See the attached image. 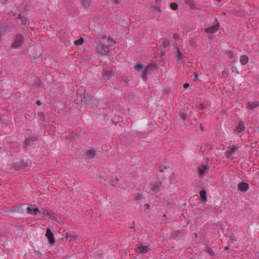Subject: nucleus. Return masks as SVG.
I'll list each match as a JSON object with an SVG mask.
<instances>
[{
  "instance_id": "25",
  "label": "nucleus",
  "mask_w": 259,
  "mask_h": 259,
  "mask_svg": "<svg viewBox=\"0 0 259 259\" xmlns=\"http://www.w3.org/2000/svg\"><path fill=\"white\" fill-rule=\"evenodd\" d=\"M65 238L68 239L75 240L76 237L70 233H67Z\"/></svg>"
},
{
  "instance_id": "19",
  "label": "nucleus",
  "mask_w": 259,
  "mask_h": 259,
  "mask_svg": "<svg viewBox=\"0 0 259 259\" xmlns=\"http://www.w3.org/2000/svg\"><path fill=\"white\" fill-rule=\"evenodd\" d=\"M80 1L81 2V4L84 9L88 8L92 2V0H80Z\"/></svg>"
},
{
  "instance_id": "38",
  "label": "nucleus",
  "mask_w": 259,
  "mask_h": 259,
  "mask_svg": "<svg viewBox=\"0 0 259 259\" xmlns=\"http://www.w3.org/2000/svg\"><path fill=\"white\" fill-rule=\"evenodd\" d=\"M174 38L175 39H178L179 38V36L177 33H174Z\"/></svg>"
},
{
  "instance_id": "17",
  "label": "nucleus",
  "mask_w": 259,
  "mask_h": 259,
  "mask_svg": "<svg viewBox=\"0 0 259 259\" xmlns=\"http://www.w3.org/2000/svg\"><path fill=\"white\" fill-rule=\"evenodd\" d=\"M209 169V167L207 165H201V167H198L199 174L203 176V174Z\"/></svg>"
},
{
  "instance_id": "14",
  "label": "nucleus",
  "mask_w": 259,
  "mask_h": 259,
  "mask_svg": "<svg viewBox=\"0 0 259 259\" xmlns=\"http://www.w3.org/2000/svg\"><path fill=\"white\" fill-rule=\"evenodd\" d=\"M38 212L41 213V211H39L37 207L30 206L27 208V212L28 213L33 214L35 215Z\"/></svg>"
},
{
  "instance_id": "22",
  "label": "nucleus",
  "mask_w": 259,
  "mask_h": 259,
  "mask_svg": "<svg viewBox=\"0 0 259 259\" xmlns=\"http://www.w3.org/2000/svg\"><path fill=\"white\" fill-rule=\"evenodd\" d=\"M238 150V148L236 146H233L230 150L227 151V157L228 158L230 157L231 155H232L234 152H235Z\"/></svg>"
},
{
  "instance_id": "23",
  "label": "nucleus",
  "mask_w": 259,
  "mask_h": 259,
  "mask_svg": "<svg viewBox=\"0 0 259 259\" xmlns=\"http://www.w3.org/2000/svg\"><path fill=\"white\" fill-rule=\"evenodd\" d=\"M185 3L191 8H194L195 3L193 0H185Z\"/></svg>"
},
{
  "instance_id": "20",
  "label": "nucleus",
  "mask_w": 259,
  "mask_h": 259,
  "mask_svg": "<svg viewBox=\"0 0 259 259\" xmlns=\"http://www.w3.org/2000/svg\"><path fill=\"white\" fill-rule=\"evenodd\" d=\"M160 43L164 48L168 47L170 45L169 40L167 38H162L160 40Z\"/></svg>"
},
{
  "instance_id": "48",
  "label": "nucleus",
  "mask_w": 259,
  "mask_h": 259,
  "mask_svg": "<svg viewBox=\"0 0 259 259\" xmlns=\"http://www.w3.org/2000/svg\"><path fill=\"white\" fill-rule=\"evenodd\" d=\"M22 18H23V17H22V16H21V15L20 14H19V15H18V16L17 19H22Z\"/></svg>"
},
{
  "instance_id": "2",
  "label": "nucleus",
  "mask_w": 259,
  "mask_h": 259,
  "mask_svg": "<svg viewBox=\"0 0 259 259\" xmlns=\"http://www.w3.org/2000/svg\"><path fill=\"white\" fill-rule=\"evenodd\" d=\"M24 41V36L20 34L16 35L15 40L12 44V48L14 49L20 47Z\"/></svg>"
},
{
  "instance_id": "28",
  "label": "nucleus",
  "mask_w": 259,
  "mask_h": 259,
  "mask_svg": "<svg viewBox=\"0 0 259 259\" xmlns=\"http://www.w3.org/2000/svg\"><path fill=\"white\" fill-rule=\"evenodd\" d=\"M205 251L208 253H209V254H210L212 256H213L214 255V253H213V251L212 250V248H210V247H208V246L206 247Z\"/></svg>"
},
{
  "instance_id": "16",
  "label": "nucleus",
  "mask_w": 259,
  "mask_h": 259,
  "mask_svg": "<svg viewBox=\"0 0 259 259\" xmlns=\"http://www.w3.org/2000/svg\"><path fill=\"white\" fill-rule=\"evenodd\" d=\"M176 52L175 53V55L176 57L177 58L178 61H180V60L182 59L184 57L180 49L176 47Z\"/></svg>"
},
{
  "instance_id": "29",
  "label": "nucleus",
  "mask_w": 259,
  "mask_h": 259,
  "mask_svg": "<svg viewBox=\"0 0 259 259\" xmlns=\"http://www.w3.org/2000/svg\"><path fill=\"white\" fill-rule=\"evenodd\" d=\"M170 7L174 10H177L178 9V5L176 3H172L170 5Z\"/></svg>"
},
{
  "instance_id": "59",
  "label": "nucleus",
  "mask_w": 259,
  "mask_h": 259,
  "mask_svg": "<svg viewBox=\"0 0 259 259\" xmlns=\"http://www.w3.org/2000/svg\"><path fill=\"white\" fill-rule=\"evenodd\" d=\"M216 1H218V2H221L222 0H216Z\"/></svg>"
},
{
  "instance_id": "49",
  "label": "nucleus",
  "mask_w": 259,
  "mask_h": 259,
  "mask_svg": "<svg viewBox=\"0 0 259 259\" xmlns=\"http://www.w3.org/2000/svg\"><path fill=\"white\" fill-rule=\"evenodd\" d=\"M110 183L112 186H114V185H115V184H114V183L113 181L111 180V181H110Z\"/></svg>"
},
{
  "instance_id": "43",
  "label": "nucleus",
  "mask_w": 259,
  "mask_h": 259,
  "mask_svg": "<svg viewBox=\"0 0 259 259\" xmlns=\"http://www.w3.org/2000/svg\"><path fill=\"white\" fill-rule=\"evenodd\" d=\"M189 87V84L188 83H185L184 84V88L185 89L188 88Z\"/></svg>"
},
{
  "instance_id": "11",
  "label": "nucleus",
  "mask_w": 259,
  "mask_h": 259,
  "mask_svg": "<svg viewBox=\"0 0 259 259\" xmlns=\"http://www.w3.org/2000/svg\"><path fill=\"white\" fill-rule=\"evenodd\" d=\"M200 202L205 203L207 201L206 191L204 188H203L200 192Z\"/></svg>"
},
{
  "instance_id": "15",
  "label": "nucleus",
  "mask_w": 259,
  "mask_h": 259,
  "mask_svg": "<svg viewBox=\"0 0 259 259\" xmlns=\"http://www.w3.org/2000/svg\"><path fill=\"white\" fill-rule=\"evenodd\" d=\"M259 105V103L258 101H251L248 102L247 103V107L251 110H252L256 107H257Z\"/></svg>"
},
{
  "instance_id": "32",
  "label": "nucleus",
  "mask_w": 259,
  "mask_h": 259,
  "mask_svg": "<svg viewBox=\"0 0 259 259\" xmlns=\"http://www.w3.org/2000/svg\"><path fill=\"white\" fill-rule=\"evenodd\" d=\"M135 200H137V201L140 200L143 198L142 195L140 193H137L136 194H135Z\"/></svg>"
},
{
  "instance_id": "44",
  "label": "nucleus",
  "mask_w": 259,
  "mask_h": 259,
  "mask_svg": "<svg viewBox=\"0 0 259 259\" xmlns=\"http://www.w3.org/2000/svg\"><path fill=\"white\" fill-rule=\"evenodd\" d=\"M230 239L232 241H236V239H235V237L233 236H230Z\"/></svg>"
},
{
  "instance_id": "3",
  "label": "nucleus",
  "mask_w": 259,
  "mask_h": 259,
  "mask_svg": "<svg viewBox=\"0 0 259 259\" xmlns=\"http://www.w3.org/2000/svg\"><path fill=\"white\" fill-rule=\"evenodd\" d=\"M220 23L217 19H215L213 22V26L208 27L205 29V31L207 33H213L217 32L219 28Z\"/></svg>"
},
{
  "instance_id": "39",
  "label": "nucleus",
  "mask_w": 259,
  "mask_h": 259,
  "mask_svg": "<svg viewBox=\"0 0 259 259\" xmlns=\"http://www.w3.org/2000/svg\"><path fill=\"white\" fill-rule=\"evenodd\" d=\"M168 168L167 166H164L163 168H162V167H160L159 168V170L161 172H163L164 171V170L165 169H167Z\"/></svg>"
},
{
  "instance_id": "5",
  "label": "nucleus",
  "mask_w": 259,
  "mask_h": 259,
  "mask_svg": "<svg viewBox=\"0 0 259 259\" xmlns=\"http://www.w3.org/2000/svg\"><path fill=\"white\" fill-rule=\"evenodd\" d=\"M155 67L156 65L155 64H150L147 65L143 72L142 78L146 80L147 78V75L148 72L153 70Z\"/></svg>"
},
{
  "instance_id": "26",
  "label": "nucleus",
  "mask_w": 259,
  "mask_h": 259,
  "mask_svg": "<svg viewBox=\"0 0 259 259\" xmlns=\"http://www.w3.org/2000/svg\"><path fill=\"white\" fill-rule=\"evenodd\" d=\"M84 42V39L82 37H80L77 40H75L74 44L76 46H79L82 45Z\"/></svg>"
},
{
  "instance_id": "10",
  "label": "nucleus",
  "mask_w": 259,
  "mask_h": 259,
  "mask_svg": "<svg viewBox=\"0 0 259 259\" xmlns=\"http://www.w3.org/2000/svg\"><path fill=\"white\" fill-rule=\"evenodd\" d=\"M28 166V163L24 161H21L20 163L14 164V167L16 170H20V169L26 167Z\"/></svg>"
},
{
  "instance_id": "4",
  "label": "nucleus",
  "mask_w": 259,
  "mask_h": 259,
  "mask_svg": "<svg viewBox=\"0 0 259 259\" xmlns=\"http://www.w3.org/2000/svg\"><path fill=\"white\" fill-rule=\"evenodd\" d=\"M137 253L144 254L150 250V247L148 245H144L143 244H138L135 249Z\"/></svg>"
},
{
  "instance_id": "9",
  "label": "nucleus",
  "mask_w": 259,
  "mask_h": 259,
  "mask_svg": "<svg viewBox=\"0 0 259 259\" xmlns=\"http://www.w3.org/2000/svg\"><path fill=\"white\" fill-rule=\"evenodd\" d=\"M37 139L35 137H31L26 138L25 140V148L31 146L34 144V142L37 141Z\"/></svg>"
},
{
  "instance_id": "54",
  "label": "nucleus",
  "mask_w": 259,
  "mask_h": 259,
  "mask_svg": "<svg viewBox=\"0 0 259 259\" xmlns=\"http://www.w3.org/2000/svg\"><path fill=\"white\" fill-rule=\"evenodd\" d=\"M161 55L162 56L165 55V53L164 52H161Z\"/></svg>"
},
{
  "instance_id": "33",
  "label": "nucleus",
  "mask_w": 259,
  "mask_h": 259,
  "mask_svg": "<svg viewBox=\"0 0 259 259\" xmlns=\"http://www.w3.org/2000/svg\"><path fill=\"white\" fill-rule=\"evenodd\" d=\"M120 80L121 82L127 84L128 80H127V78L124 76H121L120 77Z\"/></svg>"
},
{
  "instance_id": "60",
  "label": "nucleus",
  "mask_w": 259,
  "mask_h": 259,
  "mask_svg": "<svg viewBox=\"0 0 259 259\" xmlns=\"http://www.w3.org/2000/svg\"><path fill=\"white\" fill-rule=\"evenodd\" d=\"M258 176H259V171H258Z\"/></svg>"
},
{
  "instance_id": "45",
  "label": "nucleus",
  "mask_w": 259,
  "mask_h": 259,
  "mask_svg": "<svg viewBox=\"0 0 259 259\" xmlns=\"http://www.w3.org/2000/svg\"><path fill=\"white\" fill-rule=\"evenodd\" d=\"M154 8L156 10H157L158 12H161V10L159 9L158 7H154Z\"/></svg>"
},
{
  "instance_id": "51",
  "label": "nucleus",
  "mask_w": 259,
  "mask_h": 259,
  "mask_svg": "<svg viewBox=\"0 0 259 259\" xmlns=\"http://www.w3.org/2000/svg\"><path fill=\"white\" fill-rule=\"evenodd\" d=\"M229 249V245H228L227 246H226V247H225V250H228Z\"/></svg>"
},
{
  "instance_id": "18",
  "label": "nucleus",
  "mask_w": 259,
  "mask_h": 259,
  "mask_svg": "<svg viewBox=\"0 0 259 259\" xmlns=\"http://www.w3.org/2000/svg\"><path fill=\"white\" fill-rule=\"evenodd\" d=\"M248 61V57L246 55H242L240 56V63L244 65L247 63Z\"/></svg>"
},
{
  "instance_id": "21",
  "label": "nucleus",
  "mask_w": 259,
  "mask_h": 259,
  "mask_svg": "<svg viewBox=\"0 0 259 259\" xmlns=\"http://www.w3.org/2000/svg\"><path fill=\"white\" fill-rule=\"evenodd\" d=\"M96 155V151L94 149L90 150L87 152V156L90 158L92 159L95 157Z\"/></svg>"
},
{
  "instance_id": "42",
  "label": "nucleus",
  "mask_w": 259,
  "mask_h": 259,
  "mask_svg": "<svg viewBox=\"0 0 259 259\" xmlns=\"http://www.w3.org/2000/svg\"><path fill=\"white\" fill-rule=\"evenodd\" d=\"M15 209V211H19V208L20 207L19 206H15L13 207Z\"/></svg>"
},
{
  "instance_id": "57",
  "label": "nucleus",
  "mask_w": 259,
  "mask_h": 259,
  "mask_svg": "<svg viewBox=\"0 0 259 259\" xmlns=\"http://www.w3.org/2000/svg\"><path fill=\"white\" fill-rule=\"evenodd\" d=\"M222 14H223V15H226V13L225 12H223V13H222Z\"/></svg>"
},
{
  "instance_id": "37",
  "label": "nucleus",
  "mask_w": 259,
  "mask_h": 259,
  "mask_svg": "<svg viewBox=\"0 0 259 259\" xmlns=\"http://www.w3.org/2000/svg\"><path fill=\"white\" fill-rule=\"evenodd\" d=\"M50 212V211L47 210V209H42V212L41 211V213H42L44 214H46L47 215Z\"/></svg>"
},
{
  "instance_id": "12",
  "label": "nucleus",
  "mask_w": 259,
  "mask_h": 259,
  "mask_svg": "<svg viewBox=\"0 0 259 259\" xmlns=\"http://www.w3.org/2000/svg\"><path fill=\"white\" fill-rule=\"evenodd\" d=\"M245 129V126L244 125V122L243 121H240L238 123V125L235 129V131L238 133H241L243 132Z\"/></svg>"
},
{
  "instance_id": "50",
  "label": "nucleus",
  "mask_w": 259,
  "mask_h": 259,
  "mask_svg": "<svg viewBox=\"0 0 259 259\" xmlns=\"http://www.w3.org/2000/svg\"><path fill=\"white\" fill-rule=\"evenodd\" d=\"M198 76V74L197 73H195V78L194 79V80H196Z\"/></svg>"
},
{
  "instance_id": "40",
  "label": "nucleus",
  "mask_w": 259,
  "mask_h": 259,
  "mask_svg": "<svg viewBox=\"0 0 259 259\" xmlns=\"http://www.w3.org/2000/svg\"><path fill=\"white\" fill-rule=\"evenodd\" d=\"M12 0H4V1L3 2V5H5L9 2H10Z\"/></svg>"
},
{
  "instance_id": "52",
  "label": "nucleus",
  "mask_w": 259,
  "mask_h": 259,
  "mask_svg": "<svg viewBox=\"0 0 259 259\" xmlns=\"http://www.w3.org/2000/svg\"><path fill=\"white\" fill-rule=\"evenodd\" d=\"M39 114L41 115V117H44L45 116L44 114L42 113H40Z\"/></svg>"
},
{
  "instance_id": "30",
  "label": "nucleus",
  "mask_w": 259,
  "mask_h": 259,
  "mask_svg": "<svg viewBox=\"0 0 259 259\" xmlns=\"http://www.w3.org/2000/svg\"><path fill=\"white\" fill-rule=\"evenodd\" d=\"M91 100V99L90 97H86L84 95H83V97L82 99V101L86 103H90Z\"/></svg>"
},
{
  "instance_id": "31",
  "label": "nucleus",
  "mask_w": 259,
  "mask_h": 259,
  "mask_svg": "<svg viewBox=\"0 0 259 259\" xmlns=\"http://www.w3.org/2000/svg\"><path fill=\"white\" fill-rule=\"evenodd\" d=\"M180 115L182 119L183 120H185L187 118V114L182 110L181 111Z\"/></svg>"
},
{
  "instance_id": "56",
  "label": "nucleus",
  "mask_w": 259,
  "mask_h": 259,
  "mask_svg": "<svg viewBox=\"0 0 259 259\" xmlns=\"http://www.w3.org/2000/svg\"><path fill=\"white\" fill-rule=\"evenodd\" d=\"M195 237H197V234L196 233H195Z\"/></svg>"
},
{
  "instance_id": "36",
  "label": "nucleus",
  "mask_w": 259,
  "mask_h": 259,
  "mask_svg": "<svg viewBox=\"0 0 259 259\" xmlns=\"http://www.w3.org/2000/svg\"><path fill=\"white\" fill-rule=\"evenodd\" d=\"M189 43H190V44L191 46H193V47H195V46H196V42H195L194 40H193V39L190 40L189 41Z\"/></svg>"
},
{
  "instance_id": "47",
  "label": "nucleus",
  "mask_w": 259,
  "mask_h": 259,
  "mask_svg": "<svg viewBox=\"0 0 259 259\" xmlns=\"http://www.w3.org/2000/svg\"><path fill=\"white\" fill-rule=\"evenodd\" d=\"M144 206H145L147 209L149 208V207H150V205H149V204H148V203L145 204L144 205Z\"/></svg>"
},
{
  "instance_id": "58",
  "label": "nucleus",
  "mask_w": 259,
  "mask_h": 259,
  "mask_svg": "<svg viewBox=\"0 0 259 259\" xmlns=\"http://www.w3.org/2000/svg\"><path fill=\"white\" fill-rule=\"evenodd\" d=\"M116 180L117 181H118V178H116Z\"/></svg>"
},
{
  "instance_id": "34",
  "label": "nucleus",
  "mask_w": 259,
  "mask_h": 259,
  "mask_svg": "<svg viewBox=\"0 0 259 259\" xmlns=\"http://www.w3.org/2000/svg\"><path fill=\"white\" fill-rule=\"evenodd\" d=\"M21 24L23 25H25L27 24V19L25 17L22 18Z\"/></svg>"
},
{
  "instance_id": "13",
  "label": "nucleus",
  "mask_w": 259,
  "mask_h": 259,
  "mask_svg": "<svg viewBox=\"0 0 259 259\" xmlns=\"http://www.w3.org/2000/svg\"><path fill=\"white\" fill-rule=\"evenodd\" d=\"M249 188V185L245 182H241L238 184V189L242 192H246Z\"/></svg>"
},
{
  "instance_id": "55",
  "label": "nucleus",
  "mask_w": 259,
  "mask_h": 259,
  "mask_svg": "<svg viewBox=\"0 0 259 259\" xmlns=\"http://www.w3.org/2000/svg\"><path fill=\"white\" fill-rule=\"evenodd\" d=\"M161 0H156V2L157 3H159V2H160Z\"/></svg>"
},
{
  "instance_id": "6",
  "label": "nucleus",
  "mask_w": 259,
  "mask_h": 259,
  "mask_svg": "<svg viewBox=\"0 0 259 259\" xmlns=\"http://www.w3.org/2000/svg\"><path fill=\"white\" fill-rule=\"evenodd\" d=\"M114 75V72L111 68L104 69L103 76L104 79L109 80Z\"/></svg>"
},
{
  "instance_id": "46",
  "label": "nucleus",
  "mask_w": 259,
  "mask_h": 259,
  "mask_svg": "<svg viewBox=\"0 0 259 259\" xmlns=\"http://www.w3.org/2000/svg\"><path fill=\"white\" fill-rule=\"evenodd\" d=\"M36 103L38 106H40L41 105V102L39 100H37Z\"/></svg>"
},
{
  "instance_id": "24",
  "label": "nucleus",
  "mask_w": 259,
  "mask_h": 259,
  "mask_svg": "<svg viewBox=\"0 0 259 259\" xmlns=\"http://www.w3.org/2000/svg\"><path fill=\"white\" fill-rule=\"evenodd\" d=\"M48 215L52 220H54V221L57 220L58 215L52 211H50L49 212V213L48 214Z\"/></svg>"
},
{
  "instance_id": "41",
  "label": "nucleus",
  "mask_w": 259,
  "mask_h": 259,
  "mask_svg": "<svg viewBox=\"0 0 259 259\" xmlns=\"http://www.w3.org/2000/svg\"><path fill=\"white\" fill-rule=\"evenodd\" d=\"M114 3L116 4H119L121 0H113Z\"/></svg>"
},
{
  "instance_id": "1",
  "label": "nucleus",
  "mask_w": 259,
  "mask_h": 259,
  "mask_svg": "<svg viewBox=\"0 0 259 259\" xmlns=\"http://www.w3.org/2000/svg\"><path fill=\"white\" fill-rule=\"evenodd\" d=\"M115 42L110 36L107 38L106 36L104 35L97 46V50L99 53L102 55H106L109 52L110 47L113 46Z\"/></svg>"
},
{
  "instance_id": "53",
  "label": "nucleus",
  "mask_w": 259,
  "mask_h": 259,
  "mask_svg": "<svg viewBox=\"0 0 259 259\" xmlns=\"http://www.w3.org/2000/svg\"><path fill=\"white\" fill-rule=\"evenodd\" d=\"M200 129H201V130L202 131H203V130H204L203 127L202 126V125H200Z\"/></svg>"
},
{
  "instance_id": "7",
  "label": "nucleus",
  "mask_w": 259,
  "mask_h": 259,
  "mask_svg": "<svg viewBox=\"0 0 259 259\" xmlns=\"http://www.w3.org/2000/svg\"><path fill=\"white\" fill-rule=\"evenodd\" d=\"M161 186L160 183L154 182L150 184V190L152 194H155L159 192L160 187Z\"/></svg>"
},
{
  "instance_id": "35",
  "label": "nucleus",
  "mask_w": 259,
  "mask_h": 259,
  "mask_svg": "<svg viewBox=\"0 0 259 259\" xmlns=\"http://www.w3.org/2000/svg\"><path fill=\"white\" fill-rule=\"evenodd\" d=\"M227 54L230 58H233V54L231 51H228L227 52Z\"/></svg>"
},
{
  "instance_id": "8",
  "label": "nucleus",
  "mask_w": 259,
  "mask_h": 259,
  "mask_svg": "<svg viewBox=\"0 0 259 259\" xmlns=\"http://www.w3.org/2000/svg\"><path fill=\"white\" fill-rule=\"evenodd\" d=\"M46 236L48 238L49 243L54 245L55 242V239L54 238V234L50 228L47 229Z\"/></svg>"
},
{
  "instance_id": "27",
  "label": "nucleus",
  "mask_w": 259,
  "mask_h": 259,
  "mask_svg": "<svg viewBox=\"0 0 259 259\" xmlns=\"http://www.w3.org/2000/svg\"><path fill=\"white\" fill-rule=\"evenodd\" d=\"M144 65L142 64H138L135 66V68L137 71H141L143 69Z\"/></svg>"
}]
</instances>
